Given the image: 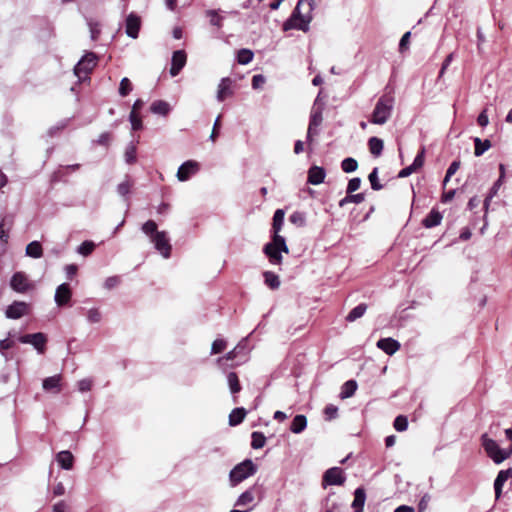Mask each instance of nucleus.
<instances>
[{
  "instance_id": "nucleus-53",
  "label": "nucleus",
  "mask_w": 512,
  "mask_h": 512,
  "mask_svg": "<svg viewBox=\"0 0 512 512\" xmlns=\"http://www.w3.org/2000/svg\"><path fill=\"white\" fill-rule=\"evenodd\" d=\"M410 36H411V32L408 31V32L404 33L403 36L401 37L400 42H399V51L400 52H404L405 50L408 49Z\"/></svg>"
},
{
  "instance_id": "nucleus-7",
  "label": "nucleus",
  "mask_w": 512,
  "mask_h": 512,
  "mask_svg": "<svg viewBox=\"0 0 512 512\" xmlns=\"http://www.w3.org/2000/svg\"><path fill=\"white\" fill-rule=\"evenodd\" d=\"M10 286L15 292L21 294L35 288L34 283L29 280L28 276L24 272L14 273L10 280Z\"/></svg>"
},
{
  "instance_id": "nucleus-45",
  "label": "nucleus",
  "mask_w": 512,
  "mask_h": 512,
  "mask_svg": "<svg viewBox=\"0 0 512 512\" xmlns=\"http://www.w3.org/2000/svg\"><path fill=\"white\" fill-rule=\"evenodd\" d=\"M454 58H455V53L454 52H451L450 54H448L446 56L445 60L442 63L441 69L439 71L438 79H440L444 75V73L446 72L447 68L449 67L451 62L454 60Z\"/></svg>"
},
{
  "instance_id": "nucleus-35",
  "label": "nucleus",
  "mask_w": 512,
  "mask_h": 512,
  "mask_svg": "<svg viewBox=\"0 0 512 512\" xmlns=\"http://www.w3.org/2000/svg\"><path fill=\"white\" fill-rule=\"evenodd\" d=\"M502 184V177H500L494 184L493 186L491 187L490 191H489V194L487 195V197L485 198L484 200V207L485 209L488 208L489 206V202L491 201V199L497 195L498 193V190L500 188Z\"/></svg>"
},
{
  "instance_id": "nucleus-12",
  "label": "nucleus",
  "mask_w": 512,
  "mask_h": 512,
  "mask_svg": "<svg viewBox=\"0 0 512 512\" xmlns=\"http://www.w3.org/2000/svg\"><path fill=\"white\" fill-rule=\"evenodd\" d=\"M72 297V291L69 284L63 283L59 285L55 291L54 300L57 306L62 307L69 303Z\"/></svg>"
},
{
  "instance_id": "nucleus-22",
  "label": "nucleus",
  "mask_w": 512,
  "mask_h": 512,
  "mask_svg": "<svg viewBox=\"0 0 512 512\" xmlns=\"http://www.w3.org/2000/svg\"><path fill=\"white\" fill-rule=\"evenodd\" d=\"M366 501V492L363 487L354 490V512H363Z\"/></svg>"
},
{
  "instance_id": "nucleus-57",
  "label": "nucleus",
  "mask_w": 512,
  "mask_h": 512,
  "mask_svg": "<svg viewBox=\"0 0 512 512\" xmlns=\"http://www.w3.org/2000/svg\"><path fill=\"white\" fill-rule=\"evenodd\" d=\"M265 83V77L261 74L254 75L252 78V87L254 89L260 88Z\"/></svg>"
},
{
  "instance_id": "nucleus-52",
  "label": "nucleus",
  "mask_w": 512,
  "mask_h": 512,
  "mask_svg": "<svg viewBox=\"0 0 512 512\" xmlns=\"http://www.w3.org/2000/svg\"><path fill=\"white\" fill-rule=\"evenodd\" d=\"M352 396V380H348L344 383L340 397L346 399Z\"/></svg>"
},
{
  "instance_id": "nucleus-27",
  "label": "nucleus",
  "mask_w": 512,
  "mask_h": 512,
  "mask_svg": "<svg viewBox=\"0 0 512 512\" xmlns=\"http://www.w3.org/2000/svg\"><path fill=\"white\" fill-rule=\"evenodd\" d=\"M368 146H369L370 153L373 156L378 157L382 153L384 144H383L382 139H380L378 137H371L368 140Z\"/></svg>"
},
{
  "instance_id": "nucleus-13",
  "label": "nucleus",
  "mask_w": 512,
  "mask_h": 512,
  "mask_svg": "<svg viewBox=\"0 0 512 512\" xmlns=\"http://www.w3.org/2000/svg\"><path fill=\"white\" fill-rule=\"evenodd\" d=\"M141 25L140 17L131 13L126 18V34L131 38H137Z\"/></svg>"
},
{
  "instance_id": "nucleus-8",
  "label": "nucleus",
  "mask_w": 512,
  "mask_h": 512,
  "mask_svg": "<svg viewBox=\"0 0 512 512\" xmlns=\"http://www.w3.org/2000/svg\"><path fill=\"white\" fill-rule=\"evenodd\" d=\"M346 480L344 472L339 467H333L328 469L324 475L322 480L323 487L328 485H342Z\"/></svg>"
},
{
  "instance_id": "nucleus-30",
  "label": "nucleus",
  "mask_w": 512,
  "mask_h": 512,
  "mask_svg": "<svg viewBox=\"0 0 512 512\" xmlns=\"http://www.w3.org/2000/svg\"><path fill=\"white\" fill-rule=\"evenodd\" d=\"M263 276H264L265 284L269 288H271V289L279 288L280 280H279V277L275 273L266 271V272H264Z\"/></svg>"
},
{
  "instance_id": "nucleus-38",
  "label": "nucleus",
  "mask_w": 512,
  "mask_h": 512,
  "mask_svg": "<svg viewBox=\"0 0 512 512\" xmlns=\"http://www.w3.org/2000/svg\"><path fill=\"white\" fill-rule=\"evenodd\" d=\"M95 249V243L92 241H84L78 248L77 252L83 256H88Z\"/></svg>"
},
{
  "instance_id": "nucleus-4",
  "label": "nucleus",
  "mask_w": 512,
  "mask_h": 512,
  "mask_svg": "<svg viewBox=\"0 0 512 512\" xmlns=\"http://www.w3.org/2000/svg\"><path fill=\"white\" fill-rule=\"evenodd\" d=\"M257 472V466L251 459H246L243 462L237 464L229 474V479L232 486H236L240 482L244 481L248 477L254 475Z\"/></svg>"
},
{
  "instance_id": "nucleus-59",
  "label": "nucleus",
  "mask_w": 512,
  "mask_h": 512,
  "mask_svg": "<svg viewBox=\"0 0 512 512\" xmlns=\"http://www.w3.org/2000/svg\"><path fill=\"white\" fill-rule=\"evenodd\" d=\"M367 310V305L365 303H361L354 307V320L362 317Z\"/></svg>"
},
{
  "instance_id": "nucleus-15",
  "label": "nucleus",
  "mask_w": 512,
  "mask_h": 512,
  "mask_svg": "<svg viewBox=\"0 0 512 512\" xmlns=\"http://www.w3.org/2000/svg\"><path fill=\"white\" fill-rule=\"evenodd\" d=\"M326 172L320 166H312L308 170L307 182L312 185H319L324 182Z\"/></svg>"
},
{
  "instance_id": "nucleus-11",
  "label": "nucleus",
  "mask_w": 512,
  "mask_h": 512,
  "mask_svg": "<svg viewBox=\"0 0 512 512\" xmlns=\"http://www.w3.org/2000/svg\"><path fill=\"white\" fill-rule=\"evenodd\" d=\"M187 62V54L184 50H177L173 53L171 59V68L170 74L171 76H177Z\"/></svg>"
},
{
  "instance_id": "nucleus-49",
  "label": "nucleus",
  "mask_w": 512,
  "mask_h": 512,
  "mask_svg": "<svg viewBox=\"0 0 512 512\" xmlns=\"http://www.w3.org/2000/svg\"><path fill=\"white\" fill-rule=\"evenodd\" d=\"M87 319L90 323H98L101 320V313L97 308H92L87 312Z\"/></svg>"
},
{
  "instance_id": "nucleus-41",
  "label": "nucleus",
  "mask_w": 512,
  "mask_h": 512,
  "mask_svg": "<svg viewBox=\"0 0 512 512\" xmlns=\"http://www.w3.org/2000/svg\"><path fill=\"white\" fill-rule=\"evenodd\" d=\"M323 117L322 112L319 109H313L310 116V122L312 126L319 127L322 123Z\"/></svg>"
},
{
  "instance_id": "nucleus-47",
  "label": "nucleus",
  "mask_w": 512,
  "mask_h": 512,
  "mask_svg": "<svg viewBox=\"0 0 512 512\" xmlns=\"http://www.w3.org/2000/svg\"><path fill=\"white\" fill-rule=\"evenodd\" d=\"M207 15L210 17V23L213 26L220 28L222 26V17L217 14L215 10L207 11Z\"/></svg>"
},
{
  "instance_id": "nucleus-56",
  "label": "nucleus",
  "mask_w": 512,
  "mask_h": 512,
  "mask_svg": "<svg viewBox=\"0 0 512 512\" xmlns=\"http://www.w3.org/2000/svg\"><path fill=\"white\" fill-rule=\"evenodd\" d=\"M477 123L481 127H486L489 124V118L487 115V110L484 109L477 117Z\"/></svg>"
},
{
  "instance_id": "nucleus-10",
  "label": "nucleus",
  "mask_w": 512,
  "mask_h": 512,
  "mask_svg": "<svg viewBox=\"0 0 512 512\" xmlns=\"http://www.w3.org/2000/svg\"><path fill=\"white\" fill-rule=\"evenodd\" d=\"M19 341L21 343L33 345L41 354L44 352L46 337L41 332L20 336Z\"/></svg>"
},
{
  "instance_id": "nucleus-55",
  "label": "nucleus",
  "mask_w": 512,
  "mask_h": 512,
  "mask_svg": "<svg viewBox=\"0 0 512 512\" xmlns=\"http://www.w3.org/2000/svg\"><path fill=\"white\" fill-rule=\"evenodd\" d=\"M130 188H131V184L129 183V181H124L122 183H120L118 186H117V192L121 195V196H126L129 194L130 192Z\"/></svg>"
},
{
  "instance_id": "nucleus-43",
  "label": "nucleus",
  "mask_w": 512,
  "mask_h": 512,
  "mask_svg": "<svg viewBox=\"0 0 512 512\" xmlns=\"http://www.w3.org/2000/svg\"><path fill=\"white\" fill-rule=\"evenodd\" d=\"M88 26L90 30L91 39L97 40L101 32L100 25L97 22L90 20L88 21Z\"/></svg>"
},
{
  "instance_id": "nucleus-2",
  "label": "nucleus",
  "mask_w": 512,
  "mask_h": 512,
  "mask_svg": "<svg viewBox=\"0 0 512 512\" xmlns=\"http://www.w3.org/2000/svg\"><path fill=\"white\" fill-rule=\"evenodd\" d=\"M142 231L150 237L155 249L164 257L171 255V244L165 231H157V224L153 220H148L142 225Z\"/></svg>"
},
{
  "instance_id": "nucleus-40",
  "label": "nucleus",
  "mask_w": 512,
  "mask_h": 512,
  "mask_svg": "<svg viewBox=\"0 0 512 512\" xmlns=\"http://www.w3.org/2000/svg\"><path fill=\"white\" fill-rule=\"evenodd\" d=\"M131 91L132 83L128 78L124 77L120 82L119 94L124 97L127 96Z\"/></svg>"
},
{
  "instance_id": "nucleus-23",
  "label": "nucleus",
  "mask_w": 512,
  "mask_h": 512,
  "mask_svg": "<svg viewBox=\"0 0 512 512\" xmlns=\"http://www.w3.org/2000/svg\"><path fill=\"white\" fill-rule=\"evenodd\" d=\"M510 478L504 470H500L494 480V491L496 499H499L502 495V489L505 482Z\"/></svg>"
},
{
  "instance_id": "nucleus-6",
  "label": "nucleus",
  "mask_w": 512,
  "mask_h": 512,
  "mask_svg": "<svg viewBox=\"0 0 512 512\" xmlns=\"http://www.w3.org/2000/svg\"><path fill=\"white\" fill-rule=\"evenodd\" d=\"M97 56L93 52L86 53L74 67V73L79 78H85L96 66Z\"/></svg>"
},
{
  "instance_id": "nucleus-26",
  "label": "nucleus",
  "mask_w": 512,
  "mask_h": 512,
  "mask_svg": "<svg viewBox=\"0 0 512 512\" xmlns=\"http://www.w3.org/2000/svg\"><path fill=\"white\" fill-rule=\"evenodd\" d=\"M247 412L244 408H234L229 415V424L231 426L239 425L245 418Z\"/></svg>"
},
{
  "instance_id": "nucleus-16",
  "label": "nucleus",
  "mask_w": 512,
  "mask_h": 512,
  "mask_svg": "<svg viewBox=\"0 0 512 512\" xmlns=\"http://www.w3.org/2000/svg\"><path fill=\"white\" fill-rule=\"evenodd\" d=\"M61 380H62V377L60 374L54 375L51 377H47L43 380L42 387L47 392H52L55 394L60 393L61 389H62L61 388Z\"/></svg>"
},
{
  "instance_id": "nucleus-63",
  "label": "nucleus",
  "mask_w": 512,
  "mask_h": 512,
  "mask_svg": "<svg viewBox=\"0 0 512 512\" xmlns=\"http://www.w3.org/2000/svg\"><path fill=\"white\" fill-rule=\"evenodd\" d=\"M459 167H460V162L459 161H453L449 165V167H448V169L446 171V173L448 174V177H452L457 172Z\"/></svg>"
},
{
  "instance_id": "nucleus-24",
  "label": "nucleus",
  "mask_w": 512,
  "mask_h": 512,
  "mask_svg": "<svg viewBox=\"0 0 512 512\" xmlns=\"http://www.w3.org/2000/svg\"><path fill=\"white\" fill-rule=\"evenodd\" d=\"M307 427V419L304 415H296L292 420L290 430L295 434H299L305 430Z\"/></svg>"
},
{
  "instance_id": "nucleus-29",
  "label": "nucleus",
  "mask_w": 512,
  "mask_h": 512,
  "mask_svg": "<svg viewBox=\"0 0 512 512\" xmlns=\"http://www.w3.org/2000/svg\"><path fill=\"white\" fill-rule=\"evenodd\" d=\"M43 254V249L38 241H32L26 247V255L32 258H40Z\"/></svg>"
},
{
  "instance_id": "nucleus-9",
  "label": "nucleus",
  "mask_w": 512,
  "mask_h": 512,
  "mask_svg": "<svg viewBox=\"0 0 512 512\" xmlns=\"http://www.w3.org/2000/svg\"><path fill=\"white\" fill-rule=\"evenodd\" d=\"M30 312V305L23 301H14L5 310V316L9 319H19Z\"/></svg>"
},
{
  "instance_id": "nucleus-36",
  "label": "nucleus",
  "mask_w": 512,
  "mask_h": 512,
  "mask_svg": "<svg viewBox=\"0 0 512 512\" xmlns=\"http://www.w3.org/2000/svg\"><path fill=\"white\" fill-rule=\"evenodd\" d=\"M393 426L396 431L404 432L408 428V419L404 415H399L395 418Z\"/></svg>"
},
{
  "instance_id": "nucleus-1",
  "label": "nucleus",
  "mask_w": 512,
  "mask_h": 512,
  "mask_svg": "<svg viewBox=\"0 0 512 512\" xmlns=\"http://www.w3.org/2000/svg\"><path fill=\"white\" fill-rule=\"evenodd\" d=\"M284 215V211L281 209L275 211L272 224L274 230L273 240L272 242L267 243L263 249L264 253L269 258L270 263L274 265H279L282 263L281 252H289L285 238L279 235V231L281 230L284 222Z\"/></svg>"
},
{
  "instance_id": "nucleus-34",
  "label": "nucleus",
  "mask_w": 512,
  "mask_h": 512,
  "mask_svg": "<svg viewBox=\"0 0 512 512\" xmlns=\"http://www.w3.org/2000/svg\"><path fill=\"white\" fill-rule=\"evenodd\" d=\"M254 500V494L252 490H247L243 492L237 499L235 505L236 506H245L251 503Z\"/></svg>"
},
{
  "instance_id": "nucleus-21",
  "label": "nucleus",
  "mask_w": 512,
  "mask_h": 512,
  "mask_svg": "<svg viewBox=\"0 0 512 512\" xmlns=\"http://www.w3.org/2000/svg\"><path fill=\"white\" fill-rule=\"evenodd\" d=\"M298 6L296 7L295 11L293 12V15L291 18L284 24V29L287 30L289 28H297L303 31H306L308 29V22L304 21L303 19H300L297 16Z\"/></svg>"
},
{
  "instance_id": "nucleus-5",
  "label": "nucleus",
  "mask_w": 512,
  "mask_h": 512,
  "mask_svg": "<svg viewBox=\"0 0 512 512\" xmlns=\"http://www.w3.org/2000/svg\"><path fill=\"white\" fill-rule=\"evenodd\" d=\"M481 441L486 454L493 460L494 463L500 464L506 460V455H503V449L500 448L495 440L484 434L481 437Z\"/></svg>"
},
{
  "instance_id": "nucleus-48",
  "label": "nucleus",
  "mask_w": 512,
  "mask_h": 512,
  "mask_svg": "<svg viewBox=\"0 0 512 512\" xmlns=\"http://www.w3.org/2000/svg\"><path fill=\"white\" fill-rule=\"evenodd\" d=\"M226 348V342L223 339H216L212 343L211 353L218 354L221 353Z\"/></svg>"
},
{
  "instance_id": "nucleus-20",
  "label": "nucleus",
  "mask_w": 512,
  "mask_h": 512,
  "mask_svg": "<svg viewBox=\"0 0 512 512\" xmlns=\"http://www.w3.org/2000/svg\"><path fill=\"white\" fill-rule=\"evenodd\" d=\"M232 80L230 78H223L219 85L217 91V100L224 101L228 96L232 95Z\"/></svg>"
},
{
  "instance_id": "nucleus-58",
  "label": "nucleus",
  "mask_w": 512,
  "mask_h": 512,
  "mask_svg": "<svg viewBox=\"0 0 512 512\" xmlns=\"http://www.w3.org/2000/svg\"><path fill=\"white\" fill-rule=\"evenodd\" d=\"M92 381L90 379H82L78 382V389L81 392H87L91 389Z\"/></svg>"
},
{
  "instance_id": "nucleus-60",
  "label": "nucleus",
  "mask_w": 512,
  "mask_h": 512,
  "mask_svg": "<svg viewBox=\"0 0 512 512\" xmlns=\"http://www.w3.org/2000/svg\"><path fill=\"white\" fill-rule=\"evenodd\" d=\"M111 141V134L108 132L102 133L98 139L96 140V143L98 145L107 146Z\"/></svg>"
},
{
  "instance_id": "nucleus-3",
  "label": "nucleus",
  "mask_w": 512,
  "mask_h": 512,
  "mask_svg": "<svg viewBox=\"0 0 512 512\" xmlns=\"http://www.w3.org/2000/svg\"><path fill=\"white\" fill-rule=\"evenodd\" d=\"M395 98L391 93L383 94L377 101L370 122L377 125L385 124L392 115Z\"/></svg>"
},
{
  "instance_id": "nucleus-25",
  "label": "nucleus",
  "mask_w": 512,
  "mask_h": 512,
  "mask_svg": "<svg viewBox=\"0 0 512 512\" xmlns=\"http://www.w3.org/2000/svg\"><path fill=\"white\" fill-rule=\"evenodd\" d=\"M491 148V142L488 139L481 140L478 137L474 138V155L479 157Z\"/></svg>"
},
{
  "instance_id": "nucleus-28",
  "label": "nucleus",
  "mask_w": 512,
  "mask_h": 512,
  "mask_svg": "<svg viewBox=\"0 0 512 512\" xmlns=\"http://www.w3.org/2000/svg\"><path fill=\"white\" fill-rule=\"evenodd\" d=\"M150 110L154 114L165 116L170 111V105L163 100H157L151 104Z\"/></svg>"
},
{
  "instance_id": "nucleus-62",
  "label": "nucleus",
  "mask_w": 512,
  "mask_h": 512,
  "mask_svg": "<svg viewBox=\"0 0 512 512\" xmlns=\"http://www.w3.org/2000/svg\"><path fill=\"white\" fill-rule=\"evenodd\" d=\"M318 128L317 126H312L311 123H309L308 131H307V141L309 144L312 143L313 137L318 134Z\"/></svg>"
},
{
  "instance_id": "nucleus-39",
  "label": "nucleus",
  "mask_w": 512,
  "mask_h": 512,
  "mask_svg": "<svg viewBox=\"0 0 512 512\" xmlns=\"http://www.w3.org/2000/svg\"><path fill=\"white\" fill-rule=\"evenodd\" d=\"M371 188L375 191L382 189V185L378 180V168L375 167L368 176Z\"/></svg>"
},
{
  "instance_id": "nucleus-61",
  "label": "nucleus",
  "mask_w": 512,
  "mask_h": 512,
  "mask_svg": "<svg viewBox=\"0 0 512 512\" xmlns=\"http://www.w3.org/2000/svg\"><path fill=\"white\" fill-rule=\"evenodd\" d=\"M119 282H120V279L117 276L108 277L105 280L104 286L107 289H112V288L116 287L119 284Z\"/></svg>"
},
{
  "instance_id": "nucleus-19",
  "label": "nucleus",
  "mask_w": 512,
  "mask_h": 512,
  "mask_svg": "<svg viewBox=\"0 0 512 512\" xmlns=\"http://www.w3.org/2000/svg\"><path fill=\"white\" fill-rule=\"evenodd\" d=\"M443 215L437 209H432L429 214L422 220V225L425 228H433L440 225Z\"/></svg>"
},
{
  "instance_id": "nucleus-64",
  "label": "nucleus",
  "mask_w": 512,
  "mask_h": 512,
  "mask_svg": "<svg viewBox=\"0 0 512 512\" xmlns=\"http://www.w3.org/2000/svg\"><path fill=\"white\" fill-rule=\"evenodd\" d=\"M53 512H67V505L64 501H60L53 506Z\"/></svg>"
},
{
  "instance_id": "nucleus-17",
  "label": "nucleus",
  "mask_w": 512,
  "mask_h": 512,
  "mask_svg": "<svg viewBox=\"0 0 512 512\" xmlns=\"http://www.w3.org/2000/svg\"><path fill=\"white\" fill-rule=\"evenodd\" d=\"M377 347L388 355H393L400 348V344L393 338H382L377 342Z\"/></svg>"
},
{
  "instance_id": "nucleus-54",
  "label": "nucleus",
  "mask_w": 512,
  "mask_h": 512,
  "mask_svg": "<svg viewBox=\"0 0 512 512\" xmlns=\"http://www.w3.org/2000/svg\"><path fill=\"white\" fill-rule=\"evenodd\" d=\"M7 241L8 234L5 232L3 224L0 223V253H3L5 251Z\"/></svg>"
},
{
  "instance_id": "nucleus-42",
  "label": "nucleus",
  "mask_w": 512,
  "mask_h": 512,
  "mask_svg": "<svg viewBox=\"0 0 512 512\" xmlns=\"http://www.w3.org/2000/svg\"><path fill=\"white\" fill-rule=\"evenodd\" d=\"M129 119L132 125V129L134 131L140 130L142 128V120L140 116L137 114V112L131 111Z\"/></svg>"
},
{
  "instance_id": "nucleus-33",
  "label": "nucleus",
  "mask_w": 512,
  "mask_h": 512,
  "mask_svg": "<svg viewBox=\"0 0 512 512\" xmlns=\"http://www.w3.org/2000/svg\"><path fill=\"white\" fill-rule=\"evenodd\" d=\"M253 52L249 49H241L237 54V61L239 64L246 65L253 59Z\"/></svg>"
},
{
  "instance_id": "nucleus-32",
  "label": "nucleus",
  "mask_w": 512,
  "mask_h": 512,
  "mask_svg": "<svg viewBox=\"0 0 512 512\" xmlns=\"http://www.w3.org/2000/svg\"><path fill=\"white\" fill-rule=\"evenodd\" d=\"M227 382H228V385H229V388H230V391L232 394H236V393L240 392L241 385H240V382H239V379H238V376L236 373L230 372L227 375Z\"/></svg>"
},
{
  "instance_id": "nucleus-44",
  "label": "nucleus",
  "mask_w": 512,
  "mask_h": 512,
  "mask_svg": "<svg viewBox=\"0 0 512 512\" xmlns=\"http://www.w3.org/2000/svg\"><path fill=\"white\" fill-rule=\"evenodd\" d=\"M14 346V341L10 340L9 338L3 339L0 341V354H2L6 360L9 359V357L6 354V350L12 348Z\"/></svg>"
},
{
  "instance_id": "nucleus-18",
  "label": "nucleus",
  "mask_w": 512,
  "mask_h": 512,
  "mask_svg": "<svg viewBox=\"0 0 512 512\" xmlns=\"http://www.w3.org/2000/svg\"><path fill=\"white\" fill-rule=\"evenodd\" d=\"M56 461L62 469L71 470L74 464V456L68 450L60 451L56 455Z\"/></svg>"
},
{
  "instance_id": "nucleus-51",
  "label": "nucleus",
  "mask_w": 512,
  "mask_h": 512,
  "mask_svg": "<svg viewBox=\"0 0 512 512\" xmlns=\"http://www.w3.org/2000/svg\"><path fill=\"white\" fill-rule=\"evenodd\" d=\"M424 153H425V149L422 148L421 151L414 158V161L411 164V166L414 168L415 171L423 166V164H424Z\"/></svg>"
},
{
  "instance_id": "nucleus-50",
  "label": "nucleus",
  "mask_w": 512,
  "mask_h": 512,
  "mask_svg": "<svg viewBox=\"0 0 512 512\" xmlns=\"http://www.w3.org/2000/svg\"><path fill=\"white\" fill-rule=\"evenodd\" d=\"M352 202V179L348 181L347 189H346V196L340 200L339 206L342 207L347 203Z\"/></svg>"
},
{
  "instance_id": "nucleus-31",
  "label": "nucleus",
  "mask_w": 512,
  "mask_h": 512,
  "mask_svg": "<svg viewBox=\"0 0 512 512\" xmlns=\"http://www.w3.org/2000/svg\"><path fill=\"white\" fill-rule=\"evenodd\" d=\"M251 446L254 449H261L266 443V437L262 432L254 431L251 435Z\"/></svg>"
},
{
  "instance_id": "nucleus-14",
  "label": "nucleus",
  "mask_w": 512,
  "mask_h": 512,
  "mask_svg": "<svg viewBox=\"0 0 512 512\" xmlns=\"http://www.w3.org/2000/svg\"><path fill=\"white\" fill-rule=\"evenodd\" d=\"M198 170V164L194 161H186L183 163L178 171H177V178L180 181H186L188 180L193 174H195Z\"/></svg>"
},
{
  "instance_id": "nucleus-37",
  "label": "nucleus",
  "mask_w": 512,
  "mask_h": 512,
  "mask_svg": "<svg viewBox=\"0 0 512 512\" xmlns=\"http://www.w3.org/2000/svg\"><path fill=\"white\" fill-rule=\"evenodd\" d=\"M124 156L126 163L133 164L136 162V146L133 143L126 147Z\"/></svg>"
},
{
  "instance_id": "nucleus-46",
  "label": "nucleus",
  "mask_w": 512,
  "mask_h": 512,
  "mask_svg": "<svg viewBox=\"0 0 512 512\" xmlns=\"http://www.w3.org/2000/svg\"><path fill=\"white\" fill-rule=\"evenodd\" d=\"M338 408L332 404H329L324 409L325 419L330 421L337 417Z\"/></svg>"
}]
</instances>
